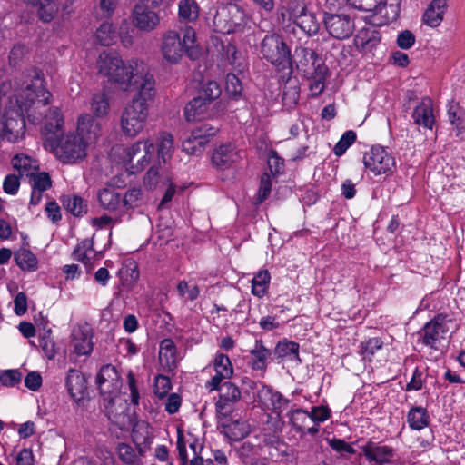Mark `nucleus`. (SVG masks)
I'll use <instances>...</instances> for the list:
<instances>
[{
	"label": "nucleus",
	"instance_id": "603ef678",
	"mask_svg": "<svg viewBox=\"0 0 465 465\" xmlns=\"http://www.w3.org/2000/svg\"><path fill=\"white\" fill-rule=\"evenodd\" d=\"M355 140V132L351 130L345 132L333 148L334 154L337 156L343 155L348 148L354 143Z\"/></svg>",
	"mask_w": 465,
	"mask_h": 465
},
{
	"label": "nucleus",
	"instance_id": "7ed1b4c3",
	"mask_svg": "<svg viewBox=\"0 0 465 465\" xmlns=\"http://www.w3.org/2000/svg\"><path fill=\"white\" fill-rule=\"evenodd\" d=\"M64 125V118L58 108H50L45 117L43 134L45 147L52 151L64 163H75L86 156L88 145L76 134H68L58 139Z\"/></svg>",
	"mask_w": 465,
	"mask_h": 465
},
{
	"label": "nucleus",
	"instance_id": "e433bc0d",
	"mask_svg": "<svg viewBox=\"0 0 465 465\" xmlns=\"http://www.w3.org/2000/svg\"><path fill=\"white\" fill-rule=\"evenodd\" d=\"M98 200L102 207L111 212L116 211L123 204L121 194L114 188L101 190Z\"/></svg>",
	"mask_w": 465,
	"mask_h": 465
},
{
	"label": "nucleus",
	"instance_id": "13d9d810",
	"mask_svg": "<svg viewBox=\"0 0 465 465\" xmlns=\"http://www.w3.org/2000/svg\"><path fill=\"white\" fill-rule=\"evenodd\" d=\"M274 392L272 389L261 385L257 390L256 401L262 405L264 409H269L270 406H273L272 399L274 398Z\"/></svg>",
	"mask_w": 465,
	"mask_h": 465
},
{
	"label": "nucleus",
	"instance_id": "5fc2aeb1",
	"mask_svg": "<svg viewBox=\"0 0 465 465\" xmlns=\"http://www.w3.org/2000/svg\"><path fill=\"white\" fill-rule=\"evenodd\" d=\"M22 380V374L17 370H5L0 372V383L5 387H14Z\"/></svg>",
	"mask_w": 465,
	"mask_h": 465
},
{
	"label": "nucleus",
	"instance_id": "de8ad7c7",
	"mask_svg": "<svg viewBox=\"0 0 465 465\" xmlns=\"http://www.w3.org/2000/svg\"><path fill=\"white\" fill-rule=\"evenodd\" d=\"M449 119L455 127L457 135L465 134V110L456 105L450 106L449 109Z\"/></svg>",
	"mask_w": 465,
	"mask_h": 465
},
{
	"label": "nucleus",
	"instance_id": "a211bd4d",
	"mask_svg": "<svg viewBox=\"0 0 465 465\" xmlns=\"http://www.w3.org/2000/svg\"><path fill=\"white\" fill-rule=\"evenodd\" d=\"M213 367L215 374L205 383L206 389L210 391L217 390L223 380L230 379L233 374L231 360L223 353H216L213 361Z\"/></svg>",
	"mask_w": 465,
	"mask_h": 465
},
{
	"label": "nucleus",
	"instance_id": "473e14b6",
	"mask_svg": "<svg viewBox=\"0 0 465 465\" xmlns=\"http://www.w3.org/2000/svg\"><path fill=\"white\" fill-rule=\"evenodd\" d=\"M158 165H165L172 158L174 152L173 137L172 134L163 133L159 135L156 143Z\"/></svg>",
	"mask_w": 465,
	"mask_h": 465
},
{
	"label": "nucleus",
	"instance_id": "4d7b16f0",
	"mask_svg": "<svg viewBox=\"0 0 465 465\" xmlns=\"http://www.w3.org/2000/svg\"><path fill=\"white\" fill-rule=\"evenodd\" d=\"M299 89L296 86H290L285 89L282 94V104L287 110L293 109L299 100Z\"/></svg>",
	"mask_w": 465,
	"mask_h": 465
},
{
	"label": "nucleus",
	"instance_id": "bb28decb",
	"mask_svg": "<svg viewBox=\"0 0 465 465\" xmlns=\"http://www.w3.org/2000/svg\"><path fill=\"white\" fill-rule=\"evenodd\" d=\"M210 104V102H207L206 100L197 95L192 101H190L184 108V116L186 120L193 122L212 117L213 114L208 111Z\"/></svg>",
	"mask_w": 465,
	"mask_h": 465
},
{
	"label": "nucleus",
	"instance_id": "6e6552de",
	"mask_svg": "<svg viewBox=\"0 0 465 465\" xmlns=\"http://www.w3.org/2000/svg\"><path fill=\"white\" fill-rule=\"evenodd\" d=\"M163 0H139L132 13L134 25L144 32L155 29L160 24L158 8Z\"/></svg>",
	"mask_w": 465,
	"mask_h": 465
},
{
	"label": "nucleus",
	"instance_id": "c756f323",
	"mask_svg": "<svg viewBox=\"0 0 465 465\" xmlns=\"http://www.w3.org/2000/svg\"><path fill=\"white\" fill-rule=\"evenodd\" d=\"M159 362L165 371L173 370L178 362V356L174 342L171 339H164L160 343Z\"/></svg>",
	"mask_w": 465,
	"mask_h": 465
},
{
	"label": "nucleus",
	"instance_id": "680f3d73",
	"mask_svg": "<svg viewBox=\"0 0 465 465\" xmlns=\"http://www.w3.org/2000/svg\"><path fill=\"white\" fill-rule=\"evenodd\" d=\"M272 189L271 176L264 173L261 177L260 188L257 193V203L263 202L270 194Z\"/></svg>",
	"mask_w": 465,
	"mask_h": 465
},
{
	"label": "nucleus",
	"instance_id": "39448f33",
	"mask_svg": "<svg viewBox=\"0 0 465 465\" xmlns=\"http://www.w3.org/2000/svg\"><path fill=\"white\" fill-rule=\"evenodd\" d=\"M155 147L151 139L140 140L129 146L114 149V161L129 173L142 172L154 156Z\"/></svg>",
	"mask_w": 465,
	"mask_h": 465
},
{
	"label": "nucleus",
	"instance_id": "f03ea898",
	"mask_svg": "<svg viewBox=\"0 0 465 465\" xmlns=\"http://www.w3.org/2000/svg\"><path fill=\"white\" fill-rule=\"evenodd\" d=\"M51 93L45 88L44 75L37 70L30 71L23 80L21 87L15 96V107L10 106L5 109L2 116L3 139L15 143L25 134V123L24 113L34 124L40 123V119L29 113V110L39 109L45 106L51 98Z\"/></svg>",
	"mask_w": 465,
	"mask_h": 465
},
{
	"label": "nucleus",
	"instance_id": "774afa93",
	"mask_svg": "<svg viewBox=\"0 0 465 465\" xmlns=\"http://www.w3.org/2000/svg\"><path fill=\"white\" fill-rule=\"evenodd\" d=\"M20 181L19 177L15 174H8L3 183V189L5 193L15 195L19 189Z\"/></svg>",
	"mask_w": 465,
	"mask_h": 465
},
{
	"label": "nucleus",
	"instance_id": "4be33fe9",
	"mask_svg": "<svg viewBox=\"0 0 465 465\" xmlns=\"http://www.w3.org/2000/svg\"><path fill=\"white\" fill-rule=\"evenodd\" d=\"M401 1L385 0L381 4L378 0L377 8L372 11L375 24L382 25L397 20L401 11Z\"/></svg>",
	"mask_w": 465,
	"mask_h": 465
},
{
	"label": "nucleus",
	"instance_id": "4c0bfd02",
	"mask_svg": "<svg viewBox=\"0 0 465 465\" xmlns=\"http://www.w3.org/2000/svg\"><path fill=\"white\" fill-rule=\"evenodd\" d=\"M15 261L23 271L35 272L38 269V260L28 249L21 248L16 251L15 252Z\"/></svg>",
	"mask_w": 465,
	"mask_h": 465
},
{
	"label": "nucleus",
	"instance_id": "a19ab883",
	"mask_svg": "<svg viewBox=\"0 0 465 465\" xmlns=\"http://www.w3.org/2000/svg\"><path fill=\"white\" fill-rule=\"evenodd\" d=\"M74 258L86 266L92 264V261L95 258V251L93 249V242L89 239L82 241L74 251Z\"/></svg>",
	"mask_w": 465,
	"mask_h": 465
},
{
	"label": "nucleus",
	"instance_id": "f8f14e48",
	"mask_svg": "<svg viewBox=\"0 0 465 465\" xmlns=\"http://www.w3.org/2000/svg\"><path fill=\"white\" fill-rule=\"evenodd\" d=\"M97 384L104 399L113 402L114 396L121 389L120 376L116 368L111 364L103 366L97 375Z\"/></svg>",
	"mask_w": 465,
	"mask_h": 465
},
{
	"label": "nucleus",
	"instance_id": "a18cd8bd",
	"mask_svg": "<svg viewBox=\"0 0 465 465\" xmlns=\"http://www.w3.org/2000/svg\"><path fill=\"white\" fill-rule=\"evenodd\" d=\"M96 39L103 45H113L117 39V33L109 22L103 23L96 31Z\"/></svg>",
	"mask_w": 465,
	"mask_h": 465
},
{
	"label": "nucleus",
	"instance_id": "72a5a7b5",
	"mask_svg": "<svg viewBox=\"0 0 465 465\" xmlns=\"http://www.w3.org/2000/svg\"><path fill=\"white\" fill-rule=\"evenodd\" d=\"M12 165L21 176L35 174L39 170L38 162L26 154H16L12 159Z\"/></svg>",
	"mask_w": 465,
	"mask_h": 465
},
{
	"label": "nucleus",
	"instance_id": "8fccbe9b",
	"mask_svg": "<svg viewBox=\"0 0 465 465\" xmlns=\"http://www.w3.org/2000/svg\"><path fill=\"white\" fill-rule=\"evenodd\" d=\"M225 92L232 99L238 100L242 96V85L238 76L228 74L225 80Z\"/></svg>",
	"mask_w": 465,
	"mask_h": 465
},
{
	"label": "nucleus",
	"instance_id": "2f4dec72",
	"mask_svg": "<svg viewBox=\"0 0 465 465\" xmlns=\"http://www.w3.org/2000/svg\"><path fill=\"white\" fill-rule=\"evenodd\" d=\"M26 2L37 7L38 15L42 21L50 22L58 14L63 0H26Z\"/></svg>",
	"mask_w": 465,
	"mask_h": 465
},
{
	"label": "nucleus",
	"instance_id": "864d4df0",
	"mask_svg": "<svg viewBox=\"0 0 465 465\" xmlns=\"http://www.w3.org/2000/svg\"><path fill=\"white\" fill-rule=\"evenodd\" d=\"M32 179V188L39 191H46L52 185L51 178L45 172L39 173L29 176Z\"/></svg>",
	"mask_w": 465,
	"mask_h": 465
},
{
	"label": "nucleus",
	"instance_id": "f257e3e1",
	"mask_svg": "<svg viewBox=\"0 0 465 465\" xmlns=\"http://www.w3.org/2000/svg\"><path fill=\"white\" fill-rule=\"evenodd\" d=\"M98 73L116 84L121 90L135 91L121 114L120 125L125 136L134 138L145 127L148 115V102L155 94V80L146 64L140 60L124 61L117 54L104 51L97 59Z\"/></svg>",
	"mask_w": 465,
	"mask_h": 465
},
{
	"label": "nucleus",
	"instance_id": "b1692460",
	"mask_svg": "<svg viewBox=\"0 0 465 465\" xmlns=\"http://www.w3.org/2000/svg\"><path fill=\"white\" fill-rule=\"evenodd\" d=\"M447 8L448 0H432L422 15V22L429 27H438L444 19Z\"/></svg>",
	"mask_w": 465,
	"mask_h": 465
},
{
	"label": "nucleus",
	"instance_id": "0eeeda50",
	"mask_svg": "<svg viewBox=\"0 0 465 465\" xmlns=\"http://www.w3.org/2000/svg\"><path fill=\"white\" fill-rule=\"evenodd\" d=\"M457 328L458 325L452 318L439 314L425 324L422 331V341L426 346L438 350L449 333L455 331Z\"/></svg>",
	"mask_w": 465,
	"mask_h": 465
},
{
	"label": "nucleus",
	"instance_id": "2eb2a0df",
	"mask_svg": "<svg viewBox=\"0 0 465 465\" xmlns=\"http://www.w3.org/2000/svg\"><path fill=\"white\" fill-rule=\"evenodd\" d=\"M177 450L183 464L203 465V460L200 456L203 449L202 443L196 439H186L181 430L177 431Z\"/></svg>",
	"mask_w": 465,
	"mask_h": 465
},
{
	"label": "nucleus",
	"instance_id": "1a4fd4ad",
	"mask_svg": "<svg viewBox=\"0 0 465 465\" xmlns=\"http://www.w3.org/2000/svg\"><path fill=\"white\" fill-rule=\"evenodd\" d=\"M365 169L374 176L389 175L395 169L394 157L382 146H372L363 155Z\"/></svg>",
	"mask_w": 465,
	"mask_h": 465
},
{
	"label": "nucleus",
	"instance_id": "e2e57ef3",
	"mask_svg": "<svg viewBox=\"0 0 465 465\" xmlns=\"http://www.w3.org/2000/svg\"><path fill=\"white\" fill-rule=\"evenodd\" d=\"M142 200V192L139 188L128 190L123 198V204L134 208L139 204Z\"/></svg>",
	"mask_w": 465,
	"mask_h": 465
},
{
	"label": "nucleus",
	"instance_id": "338daca9",
	"mask_svg": "<svg viewBox=\"0 0 465 465\" xmlns=\"http://www.w3.org/2000/svg\"><path fill=\"white\" fill-rule=\"evenodd\" d=\"M396 42L401 49L407 50L415 44V36L410 30H404L398 35Z\"/></svg>",
	"mask_w": 465,
	"mask_h": 465
},
{
	"label": "nucleus",
	"instance_id": "393cba45",
	"mask_svg": "<svg viewBox=\"0 0 465 465\" xmlns=\"http://www.w3.org/2000/svg\"><path fill=\"white\" fill-rule=\"evenodd\" d=\"M66 388L74 401H80L86 393V381L77 370L70 369L66 375Z\"/></svg>",
	"mask_w": 465,
	"mask_h": 465
},
{
	"label": "nucleus",
	"instance_id": "412c9836",
	"mask_svg": "<svg viewBox=\"0 0 465 465\" xmlns=\"http://www.w3.org/2000/svg\"><path fill=\"white\" fill-rule=\"evenodd\" d=\"M241 158L240 153L231 143L219 145L212 156L213 164L218 169H228L236 163Z\"/></svg>",
	"mask_w": 465,
	"mask_h": 465
},
{
	"label": "nucleus",
	"instance_id": "0e129e2a",
	"mask_svg": "<svg viewBox=\"0 0 465 465\" xmlns=\"http://www.w3.org/2000/svg\"><path fill=\"white\" fill-rule=\"evenodd\" d=\"M171 389V381L168 377L159 375L155 378L154 392L159 398H163Z\"/></svg>",
	"mask_w": 465,
	"mask_h": 465
},
{
	"label": "nucleus",
	"instance_id": "c03bdc74",
	"mask_svg": "<svg viewBox=\"0 0 465 465\" xmlns=\"http://www.w3.org/2000/svg\"><path fill=\"white\" fill-rule=\"evenodd\" d=\"M178 8L179 19L182 22H193L199 15V7L194 0H181Z\"/></svg>",
	"mask_w": 465,
	"mask_h": 465
},
{
	"label": "nucleus",
	"instance_id": "09e8293b",
	"mask_svg": "<svg viewBox=\"0 0 465 465\" xmlns=\"http://www.w3.org/2000/svg\"><path fill=\"white\" fill-rule=\"evenodd\" d=\"M221 93L220 85L216 82L206 81L203 83L198 92V95L212 104L214 100L220 97Z\"/></svg>",
	"mask_w": 465,
	"mask_h": 465
},
{
	"label": "nucleus",
	"instance_id": "6e6d98bb",
	"mask_svg": "<svg viewBox=\"0 0 465 465\" xmlns=\"http://www.w3.org/2000/svg\"><path fill=\"white\" fill-rule=\"evenodd\" d=\"M177 292L181 297L185 298L187 300H191V301L195 300L199 296V293H200L199 289L196 285H194V284L190 285L185 281H181L178 282Z\"/></svg>",
	"mask_w": 465,
	"mask_h": 465
},
{
	"label": "nucleus",
	"instance_id": "a878e982",
	"mask_svg": "<svg viewBox=\"0 0 465 465\" xmlns=\"http://www.w3.org/2000/svg\"><path fill=\"white\" fill-rule=\"evenodd\" d=\"M72 343L78 355H87L93 350L91 330L87 326H78L73 330Z\"/></svg>",
	"mask_w": 465,
	"mask_h": 465
},
{
	"label": "nucleus",
	"instance_id": "3c124183",
	"mask_svg": "<svg viewBox=\"0 0 465 465\" xmlns=\"http://www.w3.org/2000/svg\"><path fill=\"white\" fill-rule=\"evenodd\" d=\"M119 459L126 464H136L139 461V455L135 450L129 444L120 443L117 447Z\"/></svg>",
	"mask_w": 465,
	"mask_h": 465
},
{
	"label": "nucleus",
	"instance_id": "f704fd0d",
	"mask_svg": "<svg viewBox=\"0 0 465 465\" xmlns=\"http://www.w3.org/2000/svg\"><path fill=\"white\" fill-rule=\"evenodd\" d=\"M299 348V344L295 341H282L276 345L274 352L279 358L298 365L301 363Z\"/></svg>",
	"mask_w": 465,
	"mask_h": 465
},
{
	"label": "nucleus",
	"instance_id": "79ce46f5",
	"mask_svg": "<svg viewBox=\"0 0 465 465\" xmlns=\"http://www.w3.org/2000/svg\"><path fill=\"white\" fill-rule=\"evenodd\" d=\"M90 108L96 117H104L107 115L110 109L107 94L103 92L94 94L90 102Z\"/></svg>",
	"mask_w": 465,
	"mask_h": 465
},
{
	"label": "nucleus",
	"instance_id": "49530a36",
	"mask_svg": "<svg viewBox=\"0 0 465 465\" xmlns=\"http://www.w3.org/2000/svg\"><path fill=\"white\" fill-rule=\"evenodd\" d=\"M39 346L48 360H53L56 355L55 342L52 338V331L48 329L39 334Z\"/></svg>",
	"mask_w": 465,
	"mask_h": 465
},
{
	"label": "nucleus",
	"instance_id": "bf43d9fd",
	"mask_svg": "<svg viewBox=\"0 0 465 465\" xmlns=\"http://www.w3.org/2000/svg\"><path fill=\"white\" fill-rule=\"evenodd\" d=\"M310 413L311 422L313 425H319V423L324 422L330 418L331 411L326 406L313 407Z\"/></svg>",
	"mask_w": 465,
	"mask_h": 465
},
{
	"label": "nucleus",
	"instance_id": "7c9ffc66",
	"mask_svg": "<svg viewBox=\"0 0 465 465\" xmlns=\"http://www.w3.org/2000/svg\"><path fill=\"white\" fill-rule=\"evenodd\" d=\"M290 422L302 434L314 435L319 431V426H310V413L307 411L297 409L292 411L289 416Z\"/></svg>",
	"mask_w": 465,
	"mask_h": 465
},
{
	"label": "nucleus",
	"instance_id": "ea45409f",
	"mask_svg": "<svg viewBox=\"0 0 465 465\" xmlns=\"http://www.w3.org/2000/svg\"><path fill=\"white\" fill-rule=\"evenodd\" d=\"M225 436L234 441L241 440L249 434L250 426L244 420H235L223 424Z\"/></svg>",
	"mask_w": 465,
	"mask_h": 465
},
{
	"label": "nucleus",
	"instance_id": "423d86ee",
	"mask_svg": "<svg viewBox=\"0 0 465 465\" xmlns=\"http://www.w3.org/2000/svg\"><path fill=\"white\" fill-rule=\"evenodd\" d=\"M262 54L279 72L290 75L292 72L291 52L280 35H266L262 42Z\"/></svg>",
	"mask_w": 465,
	"mask_h": 465
},
{
	"label": "nucleus",
	"instance_id": "f3484780",
	"mask_svg": "<svg viewBox=\"0 0 465 465\" xmlns=\"http://www.w3.org/2000/svg\"><path fill=\"white\" fill-rule=\"evenodd\" d=\"M214 130L207 125L193 129L182 143V150L187 154L199 155L210 143Z\"/></svg>",
	"mask_w": 465,
	"mask_h": 465
},
{
	"label": "nucleus",
	"instance_id": "37998d69",
	"mask_svg": "<svg viewBox=\"0 0 465 465\" xmlns=\"http://www.w3.org/2000/svg\"><path fill=\"white\" fill-rule=\"evenodd\" d=\"M271 276L268 271L258 272L252 280V293L259 298L263 297L267 292Z\"/></svg>",
	"mask_w": 465,
	"mask_h": 465
},
{
	"label": "nucleus",
	"instance_id": "9d476101",
	"mask_svg": "<svg viewBox=\"0 0 465 465\" xmlns=\"http://www.w3.org/2000/svg\"><path fill=\"white\" fill-rule=\"evenodd\" d=\"M244 24V13L237 5L221 8L213 19L214 29L221 34L241 31Z\"/></svg>",
	"mask_w": 465,
	"mask_h": 465
},
{
	"label": "nucleus",
	"instance_id": "6ab92c4d",
	"mask_svg": "<svg viewBox=\"0 0 465 465\" xmlns=\"http://www.w3.org/2000/svg\"><path fill=\"white\" fill-rule=\"evenodd\" d=\"M101 126L89 114H81L76 122V135L86 145L96 142L100 135Z\"/></svg>",
	"mask_w": 465,
	"mask_h": 465
},
{
	"label": "nucleus",
	"instance_id": "c85d7f7f",
	"mask_svg": "<svg viewBox=\"0 0 465 465\" xmlns=\"http://www.w3.org/2000/svg\"><path fill=\"white\" fill-rule=\"evenodd\" d=\"M412 117L415 124L432 129L435 122L432 101L430 98H423L415 107Z\"/></svg>",
	"mask_w": 465,
	"mask_h": 465
},
{
	"label": "nucleus",
	"instance_id": "69168bd1",
	"mask_svg": "<svg viewBox=\"0 0 465 465\" xmlns=\"http://www.w3.org/2000/svg\"><path fill=\"white\" fill-rule=\"evenodd\" d=\"M352 8L363 12H372L377 8L378 0H345Z\"/></svg>",
	"mask_w": 465,
	"mask_h": 465
},
{
	"label": "nucleus",
	"instance_id": "20e7f679",
	"mask_svg": "<svg viewBox=\"0 0 465 465\" xmlns=\"http://www.w3.org/2000/svg\"><path fill=\"white\" fill-rule=\"evenodd\" d=\"M161 51L163 59L172 64H178L184 54L195 58L200 49L194 29L185 27L182 31V37L174 30L167 31L163 36Z\"/></svg>",
	"mask_w": 465,
	"mask_h": 465
},
{
	"label": "nucleus",
	"instance_id": "9b49d317",
	"mask_svg": "<svg viewBox=\"0 0 465 465\" xmlns=\"http://www.w3.org/2000/svg\"><path fill=\"white\" fill-rule=\"evenodd\" d=\"M301 52L303 54L306 62H311L313 66V72H310L308 69L304 68L305 64L302 61L300 62V67L307 74H309L310 79V90L312 95H319L322 93L325 87V78L327 74V67L322 63H318L320 60L314 58V53L312 50L302 49Z\"/></svg>",
	"mask_w": 465,
	"mask_h": 465
},
{
	"label": "nucleus",
	"instance_id": "5701e85b",
	"mask_svg": "<svg viewBox=\"0 0 465 465\" xmlns=\"http://www.w3.org/2000/svg\"><path fill=\"white\" fill-rule=\"evenodd\" d=\"M381 42V35L374 27H363L354 37L356 48L362 54L371 53Z\"/></svg>",
	"mask_w": 465,
	"mask_h": 465
},
{
	"label": "nucleus",
	"instance_id": "4468645a",
	"mask_svg": "<svg viewBox=\"0 0 465 465\" xmlns=\"http://www.w3.org/2000/svg\"><path fill=\"white\" fill-rule=\"evenodd\" d=\"M290 17L308 35L318 33L320 24L312 12L308 11L303 4L292 2L289 7Z\"/></svg>",
	"mask_w": 465,
	"mask_h": 465
},
{
	"label": "nucleus",
	"instance_id": "aec40b11",
	"mask_svg": "<svg viewBox=\"0 0 465 465\" xmlns=\"http://www.w3.org/2000/svg\"><path fill=\"white\" fill-rule=\"evenodd\" d=\"M241 398V391L237 386L225 382L220 388V397L216 402L218 415L227 416L233 410V405Z\"/></svg>",
	"mask_w": 465,
	"mask_h": 465
},
{
	"label": "nucleus",
	"instance_id": "dca6fc26",
	"mask_svg": "<svg viewBox=\"0 0 465 465\" xmlns=\"http://www.w3.org/2000/svg\"><path fill=\"white\" fill-rule=\"evenodd\" d=\"M324 25L329 34L337 39H346L354 31V21L344 14H326Z\"/></svg>",
	"mask_w": 465,
	"mask_h": 465
},
{
	"label": "nucleus",
	"instance_id": "58836bf2",
	"mask_svg": "<svg viewBox=\"0 0 465 465\" xmlns=\"http://www.w3.org/2000/svg\"><path fill=\"white\" fill-rule=\"evenodd\" d=\"M251 364L253 370L263 371L267 366V361L271 356V351L256 341L253 349L251 350Z\"/></svg>",
	"mask_w": 465,
	"mask_h": 465
},
{
	"label": "nucleus",
	"instance_id": "cd10ccee",
	"mask_svg": "<svg viewBox=\"0 0 465 465\" xmlns=\"http://www.w3.org/2000/svg\"><path fill=\"white\" fill-rule=\"evenodd\" d=\"M170 182L171 177L167 169L155 163L147 171L143 179V186L147 190L153 191L158 186L167 184Z\"/></svg>",
	"mask_w": 465,
	"mask_h": 465
},
{
	"label": "nucleus",
	"instance_id": "ddd939ff",
	"mask_svg": "<svg viewBox=\"0 0 465 465\" xmlns=\"http://www.w3.org/2000/svg\"><path fill=\"white\" fill-rule=\"evenodd\" d=\"M362 457L369 465L391 464L395 456V450L381 442L368 441L361 446Z\"/></svg>",
	"mask_w": 465,
	"mask_h": 465
},
{
	"label": "nucleus",
	"instance_id": "c9c22d12",
	"mask_svg": "<svg viewBox=\"0 0 465 465\" xmlns=\"http://www.w3.org/2000/svg\"><path fill=\"white\" fill-rule=\"evenodd\" d=\"M430 422L428 411L423 407H412L407 414L409 427L415 430L426 428Z\"/></svg>",
	"mask_w": 465,
	"mask_h": 465
},
{
	"label": "nucleus",
	"instance_id": "052dcab7",
	"mask_svg": "<svg viewBox=\"0 0 465 465\" xmlns=\"http://www.w3.org/2000/svg\"><path fill=\"white\" fill-rule=\"evenodd\" d=\"M64 205L74 215L78 216L84 213L83 200L78 196H68L64 200Z\"/></svg>",
	"mask_w": 465,
	"mask_h": 465
}]
</instances>
